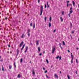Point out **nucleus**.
Returning <instances> with one entry per match:
<instances>
[{"instance_id": "13d9d810", "label": "nucleus", "mask_w": 79, "mask_h": 79, "mask_svg": "<svg viewBox=\"0 0 79 79\" xmlns=\"http://www.w3.org/2000/svg\"><path fill=\"white\" fill-rule=\"evenodd\" d=\"M73 9V8L72 7H71L70 8V10H72Z\"/></svg>"}, {"instance_id": "f03ea898", "label": "nucleus", "mask_w": 79, "mask_h": 79, "mask_svg": "<svg viewBox=\"0 0 79 79\" xmlns=\"http://www.w3.org/2000/svg\"><path fill=\"white\" fill-rule=\"evenodd\" d=\"M55 46H54L52 47V53H54V52H55Z\"/></svg>"}, {"instance_id": "4d7b16f0", "label": "nucleus", "mask_w": 79, "mask_h": 79, "mask_svg": "<svg viewBox=\"0 0 79 79\" xmlns=\"http://www.w3.org/2000/svg\"><path fill=\"white\" fill-rule=\"evenodd\" d=\"M40 2V0H38V3H39Z\"/></svg>"}, {"instance_id": "9b49d317", "label": "nucleus", "mask_w": 79, "mask_h": 79, "mask_svg": "<svg viewBox=\"0 0 79 79\" xmlns=\"http://www.w3.org/2000/svg\"><path fill=\"white\" fill-rule=\"evenodd\" d=\"M17 77H18V78H20V77H21V76L20 75V74H19L18 75Z\"/></svg>"}, {"instance_id": "2eb2a0df", "label": "nucleus", "mask_w": 79, "mask_h": 79, "mask_svg": "<svg viewBox=\"0 0 79 79\" xmlns=\"http://www.w3.org/2000/svg\"><path fill=\"white\" fill-rule=\"evenodd\" d=\"M38 50L39 52L40 51V47H38Z\"/></svg>"}, {"instance_id": "20e7f679", "label": "nucleus", "mask_w": 79, "mask_h": 79, "mask_svg": "<svg viewBox=\"0 0 79 79\" xmlns=\"http://www.w3.org/2000/svg\"><path fill=\"white\" fill-rule=\"evenodd\" d=\"M25 47V44H24L23 46V47H22L21 49V51L22 52H23V49H24V47Z\"/></svg>"}, {"instance_id": "f8f14e48", "label": "nucleus", "mask_w": 79, "mask_h": 79, "mask_svg": "<svg viewBox=\"0 0 79 79\" xmlns=\"http://www.w3.org/2000/svg\"><path fill=\"white\" fill-rule=\"evenodd\" d=\"M24 36V33L22 34V35L21 36V38H23Z\"/></svg>"}, {"instance_id": "2f4dec72", "label": "nucleus", "mask_w": 79, "mask_h": 79, "mask_svg": "<svg viewBox=\"0 0 79 79\" xmlns=\"http://www.w3.org/2000/svg\"><path fill=\"white\" fill-rule=\"evenodd\" d=\"M71 63H72V64H73V60H71Z\"/></svg>"}, {"instance_id": "7ed1b4c3", "label": "nucleus", "mask_w": 79, "mask_h": 79, "mask_svg": "<svg viewBox=\"0 0 79 79\" xmlns=\"http://www.w3.org/2000/svg\"><path fill=\"white\" fill-rule=\"evenodd\" d=\"M27 50H28V46H27L25 47V51L24 52L26 53L27 51Z\"/></svg>"}, {"instance_id": "e433bc0d", "label": "nucleus", "mask_w": 79, "mask_h": 79, "mask_svg": "<svg viewBox=\"0 0 79 79\" xmlns=\"http://www.w3.org/2000/svg\"><path fill=\"white\" fill-rule=\"evenodd\" d=\"M47 73V70H45V72H44V73Z\"/></svg>"}, {"instance_id": "a211bd4d", "label": "nucleus", "mask_w": 79, "mask_h": 79, "mask_svg": "<svg viewBox=\"0 0 79 79\" xmlns=\"http://www.w3.org/2000/svg\"><path fill=\"white\" fill-rule=\"evenodd\" d=\"M51 26H52V24L51 23H49V27H51Z\"/></svg>"}, {"instance_id": "6ab92c4d", "label": "nucleus", "mask_w": 79, "mask_h": 79, "mask_svg": "<svg viewBox=\"0 0 79 79\" xmlns=\"http://www.w3.org/2000/svg\"><path fill=\"white\" fill-rule=\"evenodd\" d=\"M73 10H71L70 11V14H71L72 13H73Z\"/></svg>"}, {"instance_id": "49530a36", "label": "nucleus", "mask_w": 79, "mask_h": 79, "mask_svg": "<svg viewBox=\"0 0 79 79\" xmlns=\"http://www.w3.org/2000/svg\"><path fill=\"white\" fill-rule=\"evenodd\" d=\"M56 32V30H54L53 31V32Z\"/></svg>"}, {"instance_id": "79ce46f5", "label": "nucleus", "mask_w": 79, "mask_h": 79, "mask_svg": "<svg viewBox=\"0 0 79 79\" xmlns=\"http://www.w3.org/2000/svg\"><path fill=\"white\" fill-rule=\"evenodd\" d=\"M43 70H45V69L44 67H43Z\"/></svg>"}, {"instance_id": "4be33fe9", "label": "nucleus", "mask_w": 79, "mask_h": 79, "mask_svg": "<svg viewBox=\"0 0 79 79\" xmlns=\"http://www.w3.org/2000/svg\"><path fill=\"white\" fill-rule=\"evenodd\" d=\"M50 21H52V17H50L49 19Z\"/></svg>"}, {"instance_id": "4468645a", "label": "nucleus", "mask_w": 79, "mask_h": 79, "mask_svg": "<svg viewBox=\"0 0 79 79\" xmlns=\"http://www.w3.org/2000/svg\"><path fill=\"white\" fill-rule=\"evenodd\" d=\"M14 65L15 68H16V62H14Z\"/></svg>"}, {"instance_id": "5fc2aeb1", "label": "nucleus", "mask_w": 79, "mask_h": 79, "mask_svg": "<svg viewBox=\"0 0 79 79\" xmlns=\"http://www.w3.org/2000/svg\"><path fill=\"white\" fill-rule=\"evenodd\" d=\"M8 47H11V46H10V45H8Z\"/></svg>"}, {"instance_id": "423d86ee", "label": "nucleus", "mask_w": 79, "mask_h": 79, "mask_svg": "<svg viewBox=\"0 0 79 79\" xmlns=\"http://www.w3.org/2000/svg\"><path fill=\"white\" fill-rule=\"evenodd\" d=\"M39 40L36 41V45H39Z\"/></svg>"}, {"instance_id": "0eeeda50", "label": "nucleus", "mask_w": 79, "mask_h": 79, "mask_svg": "<svg viewBox=\"0 0 79 79\" xmlns=\"http://www.w3.org/2000/svg\"><path fill=\"white\" fill-rule=\"evenodd\" d=\"M54 76H55L57 78V79H58V75H56V74L55 73L54 75Z\"/></svg>"}, {"instance_id": "864d4df0", "label": "nucleus", "mask_w": 79, "mask_h": 79, "mask_svg": "<svg viewBox=\"0 0 79 79\" xmlns=\"http://www.w3.org/2000/svg\"><path fill=\"white\" fill-rule=\"evenodd\" d=\"M60 48L61 49H63V48H62V47L61 46H60Z\"/></svg>"}, {"instance_id": "ea45409f", "label": "nucleus", "mask_w": 79, "mask_h": 79, "mask_svg": "<svg viewBox=\"0 0 79 79\" xmlns=\"http://www.w3.org/2000/svg\"><path fill=\"white\" fill-rule=\"evenodd\" d=\"M30 26H32V23H31L30 24Z\"/></svg>"}, {"instance_id": "a18cd8bd", "label": "nucleus", "mask_w": 79, "mask_h": 79, "mask_svg": "<svg viewBox=\"0 0 79 79\" xmlns=\"http://www.w3.org/2000/svg\"><path fill=\"white\" fill-rule=\"evenodd\" d=\"M47 5H48V2H47Z\"/></svg>"}, {"instance_id": "ddd939ff", "label": "nucleus", "mask_w": 79, "mask_h": 79, "mask_svg": "<svg viewBox=\"0 0 79 79\" xmlns=\"http://www.w3.org/2000/svg\"><path fill=\"white\" fill-rule=\"evenodd\" d=\"M60 20H61V21H62V22H63V19L62 18V17H60Z\"/></svg>"}, {"instance_id": "f704fd0d", "label": "nucleus", "mask_w": 79, "mask_h": 79, "mask_svg": "<svg viewBox=\"0 0 79 79\" xmlns=\"http://www.w3.org/2000/svg\"><path fill=\"white\" fill-rule=\"evenodd\" d=\"M42 53H41L40 54H39V56H42Z\"/></svg>"}, {"instance_id": "473e14b6", "label": "nucleus", "mask_w": 79, "mask_h": 79, "mask_svg": "<svg viewBox=\"0 0 79 79\" xmlns=\"http://www.w3.org/2000/svg\"><path fill=\"white\" fill-rule=\"evenodd\" d=\"M46 61V62H47V63H48V60L47 59Z\"/></svg>"}, {"instance_id": "cd10ccee", "label": "nucleus", "mask_w": 79, "mask_h": 79, "mask_svg": "<svg viewBox=\"0 0 79 79\" xmlns=\"http://www.w3.org/2000/svg\"><path fill=\"white\" fill-rule=\"evenodd\" d=\"M20 62L21 63H22V62H23V58L21 59Z\"/></svg>"}, {"instance_id": "4c0bfd02", "label": "nucleus", "mask_w": 79, "mask_h": 79, "mask_svg": "<svg viewBox=\"0 0 79 79\" xmlns=\"http://www.w3.org/2000/svg\"><path fill=\"white\" fill-rule=\"evenodd\" d=\"M70 26H72V23H70Z\"/></svg>"}, {"instance_id": "603ef678", "label": "nucleus", "mask_w": 79, "mask_h": 79, "mask_svg": "<svg viewBox=\"0 0 79 79\" xmlns=\"http://www.w3.org/2000/svg\"><path fill=\"white\" fill-rule=\"evenodd\" d=\"M28 36H30V34L28 33Z\"/></svg>"}, {"instance_id": "de8ad7c7", "label": "nucleus", "mask_w": 79, "mask_h": 79, "mask_svg": "<svg viewBox=\"0 0 79 79\" xmlns=\"http://www.w3.org/2000/svg\"><path fill=\"white\" fill-rule=\"evenodd\" d=\"M76 73L77 74V71H76Z\"/></svg>"}, {"instance_id": "a878e982", "label": "nucleus", "mask_w": 79, "mask_h": 79, "mask_svg": "<svg viewBox=\"0 0 79 79\" xmlns=\"http://www.w3.org/2000/svg\"><path fill=\"white\" fill-rule=\"evenodd\" d=\"M76 62L77 63H78V60H77V59H76Z\"/></svg>"}, {"instance_id": "bb28decb", "label": "nucleus", "mask_w": 79, "mask_h": 79, "mask_svg": "<svg viewBox=\"0 0 79 79\" xmlns=\"http://www.w3.org/2000/svg\"><path fill=\"white\" fill-rule=\"evenodd\" d=\"M59 58H60V56H57L56 58V59H58Z\"/></svg>"}, {"instance_id": "6e6d98bb", "label": "nucleus", "mask_w": 79, "mask_h": 79, "mask_svg": "<svg viewBox=\"0 0 79 79\" xmlns=\"http://www.w3.org/2000/svg\"><path fill=\"white\" fill-rule=\"evenodd\" d=\"M71 56L72 58V57H73V55H71Z\"/></svg>"}, {"instance_id": "b1692460", "label": "nucleus", "mask_w": 79, "mask_h": 79, "mask_svg": "<svg viewBox=\"0 0 79 79\" xmlns=\"http://www.w3.org/2000/svg\"><path fill=\"white\" fill-rule=\"evenodd\" d=\"M68 79H70V77H69V75L67 76Z\"/></svg>"}, {"instance_id": "f3484780", "label": "nucleus", "mask_w": 79, "mask_h": 79, "mask_svg": "<svg viewBox=\"0 0 79 79\" xmlns=\"http://www.w3.org/2000/svg\"><path fill=\"white\" fill-rule=\"evenodd\" d=\"M64 11H62V15H64Z\"/></svg>"}, {"instance_id": "338daca9", "label": "nucleus", "mask_w": 79, "mask_h": 79, "mask_svg": "<svg viewBox=\"0 0 79 79\" xmlns=\"http://www.w3.org/2000/svg\"><path fill=\"white\" fill-rule=\"evenodd\" d=\"M10 53L11 54V53H12V52H10Z\"/></svg>"}, {"instance_id": "c9c22d12", "label": "nucleus", "mask_w": 79, "mask_h": 79, "mask_svg": "<svg viewBox=\"0 0 79 79\" xmlns=\"http://www.w3.org/2000/svg\"><path fill=\"white\" fill-rule=\"evenodd\" d=\"M45 8H47V5L46 4H45Z\"/></svg>"}, {"instance_id": "aec40b11", "label": "nucleus", "mask_w": 79, "mask_h": 79, "mask_svg": "<svg viewBox=\"0 0 79 79\" xmlns=\"http://www.w3.org/2000/svg\"><path fill=\"white\" fill-rule=\"evenodd\" d=\"M33 74L34 75H35V72H34V69L33 70V72H32Z\"/></svg>"}, {"instance_id": "7c9ffc66", "label": "nucleus", "mask_w": 79, "mask_h": 79, "mask_svg": "<svg viewBox=\"0 0 79 79\" xmlns=\"http://www.w3.org/2000/svg\"><path fill=\"white\" fill-rule=\"evenodd\" d=\"M59 45L60 46V47L61 46V44L60 43L59 44Z\"/></svg>"}, {"instance_id": "37998d69", "label": "nucleus", "mask_w": 79, "mask_h": 79, "mask_svg": "<svg viewBox=\"0 0 79 79\" xmlns=\"http://www.w3.org/2000/svg\"><path fill=\"white\" fill-rule=\"evenodd\" d=\"M70 13L68 14V15H69V17H70Z\"/></svg>"}, {"instance_id": "3c124183", "label": "nucleus", "mask_w": 79, "mask_h": 79, "mask_svg": "<svg viewBox=\"0 0 79 79\" xmlns=\"http://www.w3.org/2000/svg\"><path fill=\"white\" fill-rule=\"evenodd\" d=\"M50 7V6H49V5H48V8H49Z\"/></svg>"}, {"instance_id": "680f3d73", "label": "nucleus", "mask_w": 79, "mask_h": 79, "mask_svg": "<svg viewBox=\"0 0 79 79\" xmlns=\"http://www.w3.org/2000/svg\"><path fill=\"white\" fill-rule=\"evenodd\" d=\"M30 45H32V43H31V42L30 43Z\"/></svg>"}, {"instance_id": "412c9836", "label": "nucleus", "mask_w": 79, "mask_h": 79, "mask_svg": "<svg viewBox=\"0 0 79 79\" xmlns=\"http://www.w3.org/2000/svg\"><path fill=\"white\" fill-rule=\"evenodd\" d=\"M2 71H4V68H3V66H2Z\"/></svg>"}, {"instance_id": "1a4fd4ad", "label": "nucleus", "mask_w": 79, "mask_h": 79, "mask_svg": "<svg viewBox=\"0 0 79 79\" xmlns=\"http://www.w3.org/2000/svg\"><path fill=\"white\" fill-rule=\"evenodd\" d=\"M19 51L18 50L17 53V56H18V55H19Z\"/></svg>"}, {"instance_id": "c03bdc74", "label": "nucleus", "mask_w": 79, "mask_h": 79, "mask_svg": "<svg viewBox=\"0 0 79 79\" xmlns=\"http://www.w3.org/2000/svg\"><path fill=\"white\" fill-rule=\"evenodd\" d=\"M74 59V58L73 57H72V59L71 60H73V59Z\"/></svg>"}, {"instance_id": "a19ab883", "label": "nucleus", "mask_w": 79, "mask_h": 79, "mask_svg": "<svg viewBox=\"0 0 79 79\" xmlns=\"http://www.w3.org/2000/svg\"><path fill=\"white\" fill-rule=\"evenodd\" d=\"M67 51H68V52H69H69H70V51H69V50H67Z\"/></svg>"}, {"instance_id": "774afa93", "label": "nucleus", "mask_w": 79, "mask_h": 79, "mask_svg": "<svg viewBox=\"0 0 79 79\" xmlns=\"http://www.w3.org/2000/svg\"><path fill=\"white\" fill-rule=\"evenodd\" d=\"M61 71H60V73L61 74Z\"/></svg>"}, {"instance_id": "8fccbe9b", "label": "nucleus", "mask_w": 79, "mask_h": 79, "mask_svg": "<svg viewBox=\"0 0 79 79\" xmlns=\"http://www.w3.org/2000/svg\"><path fill=\"white\" fill-rule=\"evenodd\" d=\"M67 6H69V4L68 3H67Z\"/></svg>"}, {"instance_id": "bf43d9fd", "label": "nucleus", "mask_w": 79, "mask_h": 79, "mask_svg": "<svg viewBox=\"0 0 79 79\" xmlns=\"http://www.w3.org/2000/svg\"><path fill=\"white\" fill-rule=\"evenodd\" d=\"M0 61H1V62H2L3 61V60H0Z\"/></svg>"}, {"instance_id": "dca6fc26", "label": "nucleus", "mask_w": 79, "mask_h": 79, "mask_svg": "<svg viewBox=\"0 0 79 79\" xmlns=\"http://www.w3.org/2000/svg\"><path fill=\"white\" fill-rule=\"evenodd\" d=\"M44 20L45 22L47 21V17H44Z\"/></svg>"}, {"instance_id": "58836bf2", "label": "nucleus", "mask_w": 79, "mask_h": 79, "mask_svg": "<svg viewBox=\"0 0 79 79\" xmlns=\"http://www.w3.org/2000/svg\"><path fill=\"white\" fill-rule=\"evenodd\" d=\"M46 76L47 77V78H48V76H47V75H46Z\"/></svg>"}, {"instance_id": "f257e3e1", "label": "nucleus", "mask_w": 79, "mask_h": 79, "mask_svg": "<svg viewBox=\"0 0 79 79\" xmlns=\"http://www.w3.org/2000/svg\"><path fill=\"white\" fill-rule=\"evenodd\" d=\"M40 15L41 16L42 14V13H43V6H41V9L40 10Z\"/></svg>"}, {"instance_id": "6e6552de", "label": "nucleus", "mask_w": 79, "mask_h": 79, "mask_svg": "<svg viewBox=\"0 0 79 79\" xmlns=\"http://www.w3.org/2000/svg\"><path fill=\"white\" fill-rule=\"evenodd\" d=\"M9 69H11V68H12V66L11 65H10L9 66Z\"/></svg>"}, {"instance_id": "393cba45", "label": "nucleus", "mask_w": 79, "mask_h": 79, "mask_svg": "<svg viewBox=\"0 0 79 79\" xmlns=\"http://www.w3.org/2000/svg\"><path fill=\"white\" fill-rule=\"evenodd\" d=\"M63 44L64 45H65V43H64V41H63Z\"/></svg>"}, {"instance_id": "0e129e2a", "label": "nucleus", "mask_w": 79, "mask_h": 79, "mask_svg": "<svg viewBox=\"0 0 79 79\" xmlns=\"http://www.w3.org/2000/svg\"><path fill=\"white\" fill-rule=\"evenodd\" d=\"M69 6H71V4H69Z\"/></svg>"}, {"instance_id": "39448f33", "label": "nucleus", "mask_w": 79, "mask_h": 79, "mask_svg": "<svg viewBox=\"0 0 79 79\" xmlns=\"http://www.w3.org/2000/svg\"><path fill=\"white\" fill-rule=\"evenodd\" d=\"M23 44H24V42H23V41H22L20 44V45H19L20 47H21V46H22V45H23Z\"/></svg>"}, {"instance_id": "c85d7f7f", "label": "nucleus", "mask_w": 79, "mask_h": 79, "mask_svg": "<svg viewBox=\"0 0 79 79\" xmlns=\"http://www.w3.org/2000/svg\"><path fill=\"white\" fill-rule=\"evenodd\" d=\"M61 60V56L60 57L59 60Z\"/></svg>"}, {"instance_id": "052dcab7", "label": "nucleus", "mask_w": 79, "mask_h": 79, "mask_svg": "<svg viewBox=\"0 0 79 79\" xmlns=\"http://www.w3.org/2000/svg\"><path fill=\"white\" fill-rule=\"evenodd\" d=\"M52 67H53V66L51 65V68H52Z\"/></svg>"}, {"instance_id": "c756f323", "label": "nucleus", "mask_w": 79, "mask_h": 79, "mask_svg": "<svg viewBox=\"0 0 79 79\" xmlns=\"http://www.w3.org/2000/svg\"><path fill=\"white\" fill-rule=\"evenodd\" d=\"M71 34H74V31H72L71 32Z\"/></svg>"}, {"instance_id": "72a5a7b5", "label": "nucleus", "mask_w": 79, "mask_h": 79, "mask_svg": "<svg viewBox=\"0 0 79 79\" xmlns=\"http://www.w3.org/2000/svg\"><path fill=\"white\" fill-rule=\"evenodd\" d=\"M28 32V33H29V32H31V31H30V30H28L27 31Z\"/></svg>"}, {"instance_id": "09e8293b", "label": "nucleus", "mask_w": 79, "mask_h": 79, "mask_svg": "<svg viewBox=\"0 0 79 79\" xmlns=\"http://www.w3.org/2000/svg\"><path fill=\"white\" fill-rule=\"evenodd\" d=\"M67 3H69V1H67Z\"/></svg>"}, {"instance_id": "e2e57ef3", "label": "nucleus", "mask_w": 79, "mask_h": 79, "mask_svg": "<svg viewBox=\"0 0 79 79\" xmlns=\"http://www.w3.org/2000/svg\"><path fill=\"white\" fill-rule=\"evenodd\" d=\"M77 50H78L79 49V48H76Z\"/></svg>"}, {"instance_id": "69168bd1", "label": "nucleus", "mask_w": 79, "mask_h": 79, "mask_svg": "<svg viewBox=\"0 0 79 79\" xmlns=\"http://www.w3.org/2000/svg\"><path fill=\"white\" fill-rule=\"evenodd\" d=\"M70 36L71 38H72V36H71V35H70Z\"/></svg>"}, {"instance_id": "9d476101", "label": "nucleus", "mask_w": 79, "mask_h": 79, "mask_svg": "<svg viewBox=\"0 0 79 79\" xmlns=\"http://www.w3.org/2000/svg\"><path fill=\"white\" fill-rule=\"evenodd\" d=\"M72 2H73V5L74 6H75V5H75V2H74V1H73Z\"/></svg>"}, {"instance_id": "5701e85b", "label": "nucleus", "mask_w": 79, "mask_h": 79, "mask_svg": "<svg viewBox=\"0 0 79 79\" xmlns=\"http://www.w3.org/2000/svg\"><path fill=\"white\" fill-rule=\"evenodd\" d=\"M35 24H34L33 25V28H35Z\"/></svg>"}]
</instances>
